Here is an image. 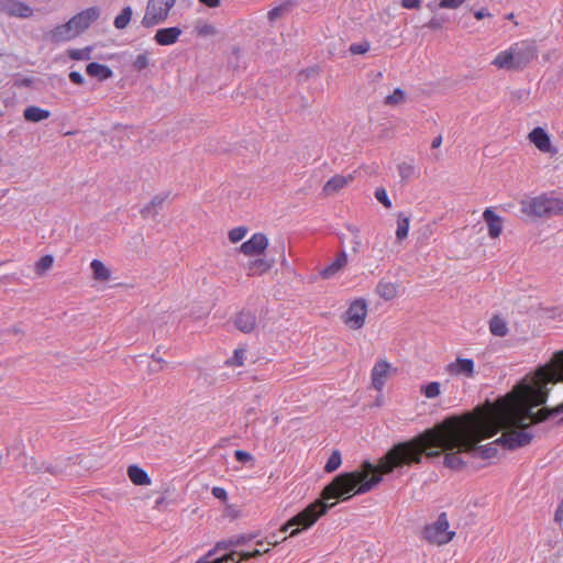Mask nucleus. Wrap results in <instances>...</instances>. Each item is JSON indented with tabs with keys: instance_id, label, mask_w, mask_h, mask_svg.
<instances>
[{
	"instance_id": "1",
	"label": "nucleus",
	"mask_w": 563,
	"mask_h": 563,
	"mask_svg": "<svg viewBox=\"0 0 563 563\" xmlns=\"http://www.w3.org/2000/svg\"><path fill=\"white\" fill-rule=\"evenodd\" d=\"M510 419L511 415L505 411L498 413L488 406H477L463 415L448 417L412 439L395 444L377 464L364 461L358 468L335 476L322 489L320 498L289 519L280 531L297 527L289 533L290 538L296 537L311 528L335 505L328 504L329 500L345 501L354 495L366 494L382 482L383 475L399 467L420 464L423 456L431 459L444 453V466L461 471L465 466L461 454L471 453L482 440L498 432V423Z\"/></svg>"
},
{
	"instance_id": "2",
	"label": "nucleus",
	"mask_w": 563,
	"mask_h": 563,
	"mask_svg": "<svg viewBox=\"0 0 563 563\" xmlns=\"http://www.w3.org/2000/svg\"><path fill=\"white\" fill-rule=\"evenodd\" d=\"M483 406L511 415L510 421L498 423V431L504 429L497 439L503 448L516 450L530 444L531 423L559 416L563 421V351L555 352L548 364L527 375L506 396Z\"/></svg>"
},
{
	"instance_id": "3",
	"label": "nucleus",
	"mask_w": 563,
	"mask_h": 563,
	"mask_svg": "<svg viewBox=\"0 0 563 563\" xmlns=\"http://www.w3.org/2000/svg\"><path fill=\"white\" fill-rule=\"evenodd\" d=\"M538 56L537 46L532 41L522 40L499 52L492 62L498 69L521 70Z\"/></svg>"
},
{
	"instance_id": "4",
	"label": "nucleus",
	"mask_w": 563,
	"mask_h": 563,
	"mask_svg": "<svg viewBox=\"0 0 563 563\" xmlns=\"http://www.w3.org/2000/svg\"><path fill=\"white\" fill-rule=\"evenodd\" d=\"M520 211L529 218H551L563 216V198L550 194H541L520 201Z\"/></svg>"
},
{
	"instance_id": "5",
	"label": "nucleus",
	"mask_w": 563,
	"mask_h": 563,
	"mask_svg": "<svg viewBox=\"0 0 563 563\" xmlns=\"http://www.w3.org/2000/svg\"><path fill=\"white\" fill-rule=\"evenodd\" d=\"M455 534V531L450 530L446 512H441L434 521L427 523L421 531L422 540L438 547L450 543Z\"/></svg>"
},
{
	"instance_id": "6",
	"label": "nucleus",
	"mask_w": 563,
	"mask_h": 563,
	"mask_svg": "<svg viewBox=\"0 0 563 563\" xmlns=\"http://www.w3.org/2000/svg\"><path fill=\"white\" fill-rule=\"evenodd\" d=\"M176 2L177 0H148L141 22L142 25L152 27L164 22Z\"/></svg>"
},
{
	"instance_id": "7",
	"label": "nucleus",
	"mask_w": 563,
	"mask_h": 563,
	"mask_svg": "<svg viewBox=\"0 0 563 563\" xmlns=\"http://www.w3.org/2000/svg\"><path fill=\"white\" fill-rule=\"evenodd\" d=\"M367 313V301L364 298H356L350 302L341 319L349 329L360 330L365 324Z\"/></svg>"
},
{
	"instance_id": "8",
	"label": "nucleus",
	"mask_w": 563,
	"mask_h": 563,
	"mask_svg": "<svg viewBox=\"0 0 563 563\" xmlns=\"http://www.w3.org/2000/svg\"><path fill=\"white\" fill-rule=\"evenodd\" d=\"M451 377L473 379L476 375L475 362L472 358L457 356L444 367Z\"/></svg>"
},
{
	"instance_id": "9",
	"label": "nucleus",
	"mask_w": 563,
	"mask_h": 563,
	"mask_svg": "<svg viewBox=\"0 0 563 563\" xmlns=\"http://www.w3.org/2000/svg\"><path fill=\"white\" fill-rule=\"evenodd\" d=\"M397 368L394 367L387 360L380 358L376 361L371 371V382L375 390L382 391L386 385L387 379L395 375Z\"/></svg>"
},
{
	"instance_id": "10",
	"label": "nucleus",
	"mask_w": 563,
	"mask_h": 563,
	"mask_svg": "<svg viewBox=\"0 0 563 563\" xmlns=\"http://www.w3.org/2000/svg\"><path fill=\"white\" fill-rule=\"evenodd\" d=\"M268 238L262 232L254 233L249 240L243 242L239 252L246 257L263 256L268 247Z\"/></svg>"
},
{
	"instance_id": "11",
	"label": "nucleus",
	"mask_w": 563,
	"mask_h": 563,
	"mask_svg": "<svg viewBox=\"0 0 563 563\" xmlns=\"http://www.w3.org/2000/svg\"><path fill=\"white\" fill-rule=\"evenodd\" d=\"M268 551H269L268 548L264 549V551H260V549H255L253 551H245V552L232 551L229 554H225L221 558L214 559L213 561H207V559L212 555V551H209L203 559L198 560L196 563H240L242 561H246L252 558L260 556L263 553H266Z\"/></svg>"
},
{
	"instance_id": "12",
	"label": "nucleus",
	"mask_w": 563,
	"mask_h": 563,
	"mask_svg": "<svg viewBox=\"0 0 563 563\" xmlns=\"http://www.w3.org/2000/svg\"><path fill=\"white\" fill-rule=\"evenodd\" d=\"M99 15L100 10L97 7H91L73 16L69 22L79 35L81 32L87 30L90 24L99 18Z\"/></svg>"
},
{
	"instance_id": "13",
	"label": "nucleus",
	"mask_w": 563,
	"mask_h": 563,
	"mask_svg": "<svg viewBox=\"0 0 563 563\" xmlns=\"http://www.w3.org/2000/svg\"><path fill=\"white\" fill-rule=\"evenodd\" d=\"M528 140L542 153L556 154V148L552 145L549 134L544 129L537 126L529 134Z\"/></svg>"
},
{
	"instance_id": "14",
	"label": "nucleus",
	"mask_w": 563,
	"mask_h": 563,
	"mask_svg": "<svg viewBox=\"0 0 563 563\" xmlns=\"http://www.w3.org/2000/svg\"><path fill=\"white\" fill-rule=\"evenodd\" d=\"M354 179V174L334 175L323 185L322 192L327 197L334 196L342 189L346 188Z\"/></svg>"
},
{
	"instance_id": "15",
	"label": "nucleus",
	"mask_w": 563,
	"mask_h": 563,
	"mask_svg": "<svg viewBox=\"0 0 563 563\" xmlns=\"http://www.w3.org/2000/svg\"><path fill=\"white\" fill-rule=\"evenodd\" d=\"M273 265V261L267 260L263 256H256L255 258L250 260L244 265V271L249 277L262 276L268 273L272 269Z\"/></svg>"
},
{
	"instance_id": "16",
	"label": "nucleus",
	"mask_w": 563,
	"mask_h": 563,
	"mask_svg": "<svg viewBox=\"0 0 563 563\" xmlns=\"http://www.w3.org/2000/svg\"><path fill=\"white\" fill-rule=\"evenodd\" d=\"M483 219L487 224L488 236L490 239H498L503 232V218L495 213L492 208H486L483 212Z\"/></svg>"
},
{
	"instance_id": "17",
	"label": "nucleus",
	"mask_w": 563,
	"mask_h": 563,
	"mask_svg": "<svg viewBox=\"0 0 563 563\" xmlns=\"http://www.w3.org/2000/svg\"><path fill=\"white\" fill-rule=\"evenodd\" d=\"M0 9L10 16L30 18L33 14L30 5L18 0H8L1 4Z\"/></svg>"
},
{
	"instance_id": "18",
	"label": "nucleus",
	"mask_w": 563,
	"mask_h": 563,
	"mask_svg": "<svg viewBox=\"0 0 563 563\" xmlns=\"http://www.w3.org/2000/svg\"><path fill=\"white\" fill-rule=\"evenodd\" d=\"M234 324L241 332L251 333L256 328L257 319L254 312L242 310L235 316Z\"/></svg>"
},
{
	"instance_id": "19",
	"label": "nucleus",
	"mask_w": 563,
	"mask_h": 563,
	"mask_svg": "<svg viewBox=\"0 0 563 563\" xmlns=\"http://www.w3.org/2000/svg\"><path fill=\"white\" fill-rule=\"evenodd\" d=\"M181 34L179 27H165L156 31L154 40L158 45L167 46L175 44Z\"/></svg>"
},
{
	"instance_id": "20",
	"label": "nucleus",
	"mask_w": 563,
	"mask_h": 563,
	"mask_svg": "<svg viewBox=\"0 0 563 563\" xmlns=\"http://www.w3.org/2000/svg\"><path fill=\"white\" fill-rule=\"evenodd\" d=\"M49 36L54 42H64L75 38L78 36V34L68 21L67 23L57 25L55 29H53L49 32Z\"/></svg>"
},
{
	"instance_id": "21",
	"label": "nucleus",
	"mask_w": 563,
	"mask_h": 563,
	"mask_svg": "<svg viewBox=\"0 0 563 563\" xmlns=\"http://www.w3.org/2000/svg\"><path fill=\"white\" fill-rule=\"evenodd\" d=\"M375 292L384 300H393L398 296V285L382 279L378 282Z\"/></svg>"
},
{
	"instance_id": "22",
	"label": "nucleus",
	"mask_w": 563,
	"mask_h": 563,
	"mask_svg": "<svg viewBox=\"0 0 563 563\" xmlns=\"http://www.w3.org/2000/svg\"><path fill=\"white\" fill-rule=\"evenodd\" d=\"M130 481L136 486H148L152 481L148 474L137 465H130L126 470Z\"/></svg>"
},
{
	"instance_id": "23",
	"label": "nucleus",
	"mask_w": 563,
	"mask_h": 563,
	"mask_svg": "<svg viewBox=\"0 0 563 563\" xmlns=\"http://www.w3.org/2000/svg\"><path fill=\"white\" fill-rule=\"evenodd\" d=\"M51 117V112L36 106L26 107L23 111V118L29 122H40Z\"/></svg>"
},
{
	"instance_id": "24",
	"label": "nucleus",
	"mask_w": 563,
	"mask_h": 563,
	"mask_svg": "<svg viewBox=\"0 0 563 563\" xmlns=\"http://www.w3.org/2000/svg\"><path fill=\"white\" fill-rule=\"evenodd\" d=\"M86 71L90 77H95L100 81L106 80L112 76V70L108 66L99 63L88 64Z\"/></svg>"
},
{
	"instance_id": "25",
	"label": "nucleus",
	"mask_w": 563,
	"mask_h": 563,
	"mask_svg": "<svg viewBox=\"0 0 563 563\" xmlns=\"http://www.w3.org/2000/svg\"><path fill=\"white\" fill-rule=\"evenodd\" d=\"M90 268L92 271V277L95 280L107 282L111 277L110 269L100 260H92L90 263Z\"/></svg>"
},
{
	"instance_id": "26",
	"label": "nucleus",
	"mask_w": 563,
	"mask_h": 563,
	"mask_svg": "<svg viewBox=\"0 0 563 563\" xmlns=\"http://www.w3.org/2000/svg\"><path fill=\"white\" fill-rule=\"evenodd\" d=\"M347 263V256L344 252L340 253L335 260L327 266L322 272L321 276L323 278H330L334 274H336L340 269H342Z\"/></svg>"
},
{
	"instance_id": "27",
	"label": "nucleus",
	"mask_w": 563,
	"mask_h": 563,
	"mask_svg": "<svg viewBox=\"0 0 563 563\" xmlns=\"http://www.w3.org/2000/svg\"><path fill=\"white\" fill-rule=\"evenodd\" d=\"M497 445H500V442H497V440L485 445L476 444V449L472 450L471 454L478 455L482 459H492L497 454Z\"/></svg>"
},
{
	"instance_id": "28",
	"label": "nucleus",
	"mask_w": 563,
	"mask_h": 563,
	"mask_svg": "<svg viewBox=\"0 0 563 563\" xmlns=\"http://www.w3.org/2000/svg\"><path fill=\"white\" fill-rule=\"evenodd\" d=\"M489 331L493 335L503 338L508 333V325L503 318L495 316L489 321Z\"/></svg>"
},
{
	"instance_id": "29",
	"label": "nucleus",
	"mask_w": 563,
	"mask_h": 563,
	"mask_svg": "<svg viewBox=\"0 0 563 563\" xmlns=\"http://www.w3.org/2000/svg\"><path fill=\"white\" fill-rule=\"evenodd\" d=\"M410 219L404 213H399L397 217V230L396 238L398 241H402L408 236Z\"/></svg>"
},
{
	"instance_id": "30",
	"label": "nucleus",
	"mask_w": 563,
	"mask_h": 563,
	"mask_svg": "<svg viewBox=\"0 0 563 563\" xmlns=\"http://www.w3.org/2000/svg\"><path fill=\"white\" fill-rule=\"evenodd\" d=\"M132 13L133 12H132L131 7L123 8L122 11L120 12V14H118L113 21L114 27L118 30L125 29L131 21Z\"/></svg>"
},
{
	"instance_id": "31",
	"label": "nucleus",
	"mask_w": 563,
	"mask_h": 563,
	"mask_svg": "<svg viewBox=\"0 0 563 563\" xmlns=\"http://www.w3.org/2000/svg\"><path fill=\"white\" fill-rule=\"evenodd\" d=\"M54 265V257L52 255L42 256L34 265V271L37 276H43Z\"/></svg>"
},
{
	"instance_id": "32",
	"label": "nucleus",
	"mask_w": 563,
	"mask_h": 563,
	"mask_svg": "<svg viewBox=\"0 0 563 563\" xmlns=\"http://www.w3.org/2000/svg\"><path fill=\"white\" fill-rule=\"evenodd\" d=\"M420 393L428 399H433L441 394V384L439 382H430L420 386Z\"/></svg>"
},
{
	"instance_id": "33",
	"label": "nucleus",
	"mask_w": 563,
	"mask_h": 563,
	"mask_svg": "<svg viewBox=\"0 0 563 563\" xmlns=\"http://www.w3.org/2000/svg\"><path fill=\"white\" fill-rule=\"evenodd\" d=\"M92 47L86 46L84 48H70L67 55L73 60H88L91 57Z\"/></svg>"
},
{
	"instance_id": "34",
	"label": "nucleus",
	"mask_w": 563,
	"mask_h": 563,
	"mask_svg": "<svg viewBox=\"0 0 563 563\" xmlns=\"http://www.w3.org/2000/svg\"><path fill=\"white\" fill-rule=\"evenodd\" d=\"M249 233L246 225L235 227L229 230L228 239L232 244L241 242Z\"/></svg>"
},
{
	"instance_id": "35",
	"label": "nucleus",
	"mask_w": 563,
	"mask_h": 563,
	"mask_svg": "<svg viewBox=\"0 0 563 563\" xmlns=\"http://www.w3.org/2000/svg\"><path fill=\"white\" fill-rule=\"evenodd\" d=\"M342 464L341 453L335 450L332 452L330 457L328 459L325 465H324V472L325 473H332L336 471Z\"/></svg>"
},
{
	"instance_id": "36",
	"label": "nucleus",
	"mask_w": 563,
	"mask_h": 563,
	"mask_svg": "<svg viewBox=\"0 0 563 563\" xmlns=\"http://www.w3.org/2000/svg\"><path fill=\"white\" fill-rule=\"evenodd\" d=\"M406 95L405 91L400 88H396L393 93L386 96L385 104L387 106H397L405 101Z\"/></svg>"
},
{
	"instance_id": "37",
	"label": "nucleus",
	"mask_w": 563,
	"mask_h": 563,
	"mask_svg": "<svg viewBox=\"0 0 563 563\" xmlns=\"http://www.w3.org/2000/svg\"><path fill=\"white\" fill-rule=\"evenodd\" d=\"M150 64V54L148 53H142L139 54L134 60H133V68L136 70H143L145 69Z\"/></svg>"
},
{
	"instance_id": "38",
	"label": "nucleus",
	"mask_w": 563,
	"mask_h": 563,
	"mask_svg": "<svg viewBox=\"0 0 563 563\" xmlns=\"http://www.w3.org/2000/svg\"><path fill=\"white\" fill-rule=\"evenodd\" d=\"M375 198L387 209L391 208V201L388 198L387 191L385 188L379 187L375 190Z\"/></svg>"
},
{
	"instance_id": "39",
	"label": "nucleus",
	"mask_w": 563,
	"mask_h": 563,
	"mask_svg": "<svg viewBox=\"0 0 563 563\" xmlns=\"http://www.w3.org/2000/svg\"><path fill=\"white\" fill-rule=\"evenodd\" d=\"M369 51V43L368 42H361V43H354L350 46V52L353 55H361L365 54Z\"/></svg>"
},
{
	"instance_id": "40",
	"label": "nucleus",
	"mask_w": 563,
	"mask_h": 563,
	"mask_svg": "<svg viewBox=\"0 0 563 563\" xmlns=\"http://www.w3.org/2000/svg\"><path fill=\"white\" fill-rule=\"evenodd\" d=\"M245 358V350L244 349H235L233 353L232 360L229 362L230 365L242 366L244 365Z\"/></svg>"
},
{
	"instance_id": "41",
	"label": "nucleus",
	"mask_w": 563,
	"mask_h": 563,
	"mask_svg": "<svg viewBox=\"0 0 563 563\" xmlns=\"http://www.w3.org/2000/svg\"><path fill=\"white\" fill-rule=\"evenodd\" d=\"M398 170L402 179H408L413 176L415 167L411 164L402 163L398 166Z\"/></svg>"
},
{
	"instance_id": "42",
	"label": "nucleus",
	"mask_w": 563,
	"mask_h": 563,
	"mask_svg": "<svg viewBox=\"0 0 563 563\" xmlns=\"http://www.w3.org/2000/svg\"><path fill=\"white\" fill-rule=\"evenodd\" d=\"M464 2L465 0H441L439 2V8L455 10L460 8Z\"/></svg>"
},
{
	"instance_id": "43",
	"label": "nucleus",
	"mask_w": 563,
	"mask_h": 563,
	"mask_svg": "<svg viewBox=\"0 0 563 563\" xmlns=\"http://www.w3.org/2000/svg\"><path fill=\"white\" fill-rule=\"evenodd\" d=\"M285 10V7L280 5V7H275L273 9H271L268 12H267V18L271 22L275 21L276 19L280 18L283 12Z\"/></svg>"
},
{
	"instance_id": "44",
	"label": "nucleus",
	"mask_w": 563,
	"mask_h": 563,
	"mask_svg": "<svg viewBox=\"0 0 563 563\" xmlns=\"http://www.w3.org/2000/svg\"><path fill=\"white\" fill-rule=\"evenodd\" d=\"M211 494L213 495V497H216L222 501H225L228 499V493L222 487H219V486L213 487L211 490Z\"/></svg>"
},
{
	"instance_id": "45",
	"label": "nucleus",
	"mask_w": 563,
	"mask_h": 563,
	"mask_svg": "<svg viewBox=\"0 0 563 563\" xmlns=\"http://www.w3.org/2000/svg\"><path fill=\"white\" fill-rule=\"evenodd\" d=\"M234 456H235L236 461L242 462V463H245V462H249L252 460V455L249 452L242 451V450H236L234 452Z\"/></svg>"
},
{
	"instance_id": "46",
	"label": "nucleus",
	"mask_w": 563,
	"mask_h": 563,
	"mask_svg": "<svg viewBox=\"0 0 563 563\" xmlns=\"http://www.w3.org/2000/svg\"><path fill=\"white\" fill-rule=\"evenodd\" d=\"M401 5L408 10L420 9L421 0H401Z\"/></svg>"
},
{
	"instance_id": "47",
	"label": "nucleus",
	"mask_w": 563,
	"mask_h": 563,
	"mask_svg": "<svg viewBox=\"0 0 563 563\" xmlns=\"http://www.w3.org/2000/svg\"><path fill=\"white\" fill-rule=\"evenodd\" d=\"M69 79L71 82L76 85H82L84 84V77L78 71H70L69 73Z\"/></svg>"
},
{
	"instance_id": "48",
	"label": "nucleus",
	"mask_w": 563,
	"mask_h": 563,
	"mask_svg": "<svg viewBox=\"0 0 563 563\" xmlns=\"http://www.w3.org/2000/svg\"><path fill=\"white\" fill-rule=\"evenodd\" d=\"M554 521L558 523L563 522V501L559 505V507L554 514Z\"/></svg>"
},
{
	"instance_id": "49",
	"label": "nucleus",
	"mask_w": 563,
	"mask_h": 563,
	"mask_svg": "<svg viewBox=\"0 0 563 563\" xmlns=\"http://www.w3.org/2000/svg\"><path fill=\"white\" fill-rule=\"evenodd\" d=\"M492 14L487 9H481L474 12V16L477 20H483L484 18H489Z\"/></svg>"
},
{
	"instance_id": "50",
	"label": "nucleus",
	"mask_w": 563,
	"mask_h": 563,
	"mask_svg": "<svg viewBox=\"0 0 563 563\" xmlns=\"http://www.w3.org/2000/svg\"><path fill=\"white\" fill-rule=\"evenodd\" d=\"M199 2H201L208 8H218L221 3L220 0H199Z\"/></svg>"
},
{
	"instance_id": "51",
	"label": "nucleus",
	"mask_w": 563,
	"mask_h": 563,
	"mask_svg": "<svg viewBox=\"0 0 563 563\" xmlns=\"http://www.w3.org/2000/svg\"><path fill=\"white\" fill-rule=\"evenodd\" d=\"M246 541H247V538L242 536V537H238L235 540L230 541V544L231 545H240Z\"/></svg>"
},
{
	"instance_id": "52",
	"label": "nucleus",
	"mask_w": 563,
	"mask_h": 563,
	"mask_svg": "<svg viewBox=\"0 0 563 563\" xmlns=\"http://www.w3.org/2000/svg\"><path fill=\"white\" fill-rule=\"evenodd\" d=\"M441 144H442V136H441V135H439V136H437V137L432 141L431 146H432L433 148H438V147H440V146H441Z\"/></svg>"
},
{
	"instance_id": "53",
	"label": "nucleus",
	"mask_w": 563,
	"mask_h": 563,
	"mask_svg": "<svg viewBox=\"0 0 563 563\" xmlns=\"http://www.w3.org/2000/svg\"><path fill=\"white\" fill-rule=\"evenodd\" d=\"M156 362L161 365L158 369H162L163 368V364L165 363V361L163 358H161V357H157Z\"/></svg>"
},
{
	"instance_id": "54",
	"label": "nucleus",
	"mask_w": 563,
	"mask_h": 563,
	"mask_svg": "<svg viewBox=\"0 0 563 563\" xmlns=\"http://www.w3.org/2000/svg\"><path fill=\"white\" fill-rule=\"evenodd\" d=\"M428 26H429V27H432V29H435V27H438V24H437L433 20H431V21L429 22Z\"/></svg>"
},
{
	"instance_id": "55",
	"label": "nucleus",
	"mask_w": 563,
	"mask_h": 563,
	"mask_svg": "<svg viewBox=\"0 0 563 563\" xmlns=\"http://www.w3.org/2000/svg\"><path fill=\"white\" fill-rule=\"evenodd\" d=\"M269 545H277L278 544V541H269L268 542Z\"/></svg>"
},
{
	"instance_id": "56",
	"label": "nucleus",
	"mask_w": 563,
	"mask_h": 563,
	"mask_svg": "<svg viewBox=\"0 0 563 563\" xmlns=\"http://www.w3.org/2000/svg\"><path fill=\"white\" fill-rule=\"evenodd\" d=\"M507 19H508V20H512V19H514V13H509V14L507 15Z\"/></svg>"
},
{
	"instance_id": "57",
	"label": "nucleus",
	"mask_w": 563,
	"mask_h": 563,
	"mask_svg": "<svg viewBox=\"0 0 563 563\" xmlns=\"http://www.w3.org/2000/svg\"><path fill=\"white\" fill-rule=\"evenodd\" d=\"M274 421H275V423H278L279 418H278V417H275Z\"/></svg>"
},
{
	"instance_id": "58",
	"label": "nucleus",
	"mask_w": 563,
	"mask_h": 563,
	"mask_svg": "<svg viewBox=\"0 0 563 563\" xmlns=\"http://www.w3.org/2000/svg\"><path fill=\"white\" fill-rule=\"evenodd\" d=\"M257 545H260V547L263 545V541H258Z\"/></svg>"
}]
</instances>
